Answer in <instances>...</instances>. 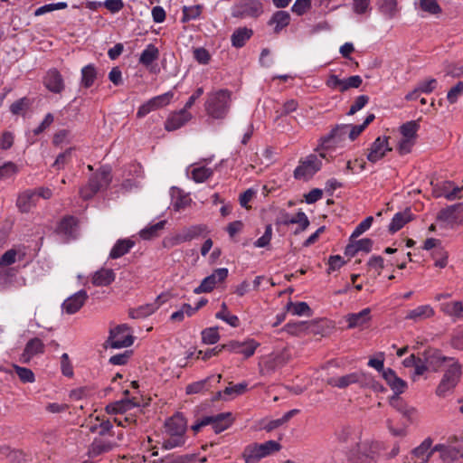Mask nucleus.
<instances>
[{"mask_svg": "<svg viewBox=\"0 0 463 463\" xmlns=\"http://www.w3.org/2000/svg\"><path fill=\"white\" fill-rule=\"evenodd\" d=\"M165 429L168 438L164 439L163 449H172L184 445L187 422L182 413H175L167 419L165 422Z\"/></svg>", "mask_w": 463, "mask_h": 463, "instance_id": "obj_1", "label": "nucleus"}, {"mask_svg": "<svg viewBox=\"0 0 463 463\" xmlns=\"http://www.w3.org/2000/svg\"><path fill=\"white\" fill-rule=\"evenodd\" d=\"M231 91L228 90H218L207 94L204 102L206 114L213 119L224 118L231 107Z\"/></svg>", "mask_w": 463, "mask_h": 463, "instance_id": "obj_2", "label": "nucleus"}, {"mask_svg": "<svg viewBox=\"0 0 463 463\" xmlns=\"http://www.w3.org/2000/svg\"><path fill=\"white\" fill-rule=\"evenodd\" d=\"M111 180V168L108 165L101 166L90 177L88 184L80 189V197L83 200L92 198L99 190L107 188Z\"/></svg>", "mask_w": 463, "mask_h": 463, "instance_id": "obj_3", "label": "nucleus"}, {"mask_svg": "<svg viewBox=\"0 0 463 463\" xmlns=\"http://www.w3.org/2000/svg\"><path fill=\"white\" fill-rule=\"evenodd\" d=\"M281 446L275 440H269L261 444H251L244 449L242 457L245 463H257L261 458L279 451Z\"/></svg>", "mask_w": 463, "mask_h": 463, "instance_id": "obj_4", "label": "nucleus"}, {"mask_svg": "<svg viewBox=\"0 0 463 463\" xmlns=\"http://www.w3.org/2000/svg\"><path fill=\"white\" fill-rule=\"evenodd\" d=\"M461 376L460 365L453 361V363L446 370L439 384L436 389V394L439 397L449 395L458 384Z\"/></svg>", "mask_w": 463, "mask_h": 463, "instance_id": "obj_5", "label": "nucleus"}, {"mask_svg": "<svg viewBox=\"0 0 463 463\" xmlns=\"http://www.w3.org/2000/svg\"><path fill=\"white\" fill-rule=\"evenodd\" d=\"M322 167V160L315 154H310L299 161L294 170V177L298 180H309Z\"/></svg>", "mask_w": 463, "mask_h": 463, "instance_id": "obj_6", "label": "nucleus"}, {"mask_svg": "<svg viewBox=\"0 0 463 463\" xmlns=\"http://www.w3.org/2000/svg\"><path fill=\"white\" fill-rule=\"evenodd\" d=\"M134 337L131 335V328L122 324L109 331V336L106 341L107 346L114 349L128 347L132 345Z\"/></svg>", "mask_w": 463, "mask_h": 463, "instance_id": "obj_7", "label": "nucleus"}, {"mask_svg": "<svg viewBox=\"0 0 463 463\" xmlns=\"http://www.w3.org/2000/svg\"><path fill=\"white\" fill-rule=\"evenodd\" d=\"M263 13V5L259 0H241L232 8L235 18H257Z\"/></svg>", "mask_w": 463, "mask_h": 463, "instance_id": "obj_8", "label": "nucleus"}, {"mask_svg": "<svg viewBox=\"0 0 463 463\" xmlns=\"http://www.w3.org/2000/svg\"><path fill=\"white\" fill-rule=\"evenodd\" d=\"M350 124L336 125L331 131L319 138L318 149H334L338 146L346 137Z\"/></svg>", "mask_w": 463, "mask_h": 463, "instance_id": "obj_9", "label": "nucleus"}, {"mask_svg": "<svg viewBox=\"0 0 463 463\" xmlns=\"http://www.w3.org/2000/svg\"><path fill=\"white\" fill-rule=\"evenodd\" d=\"M371 382H373V378L369 374L364 372H354L340 377L330 378L327 383L333 387L343 389L354 383L368 385Z\"/></svg>", "mask_w": 463, "mask_h": 463, "instance_id": "obj_10", "label": "nucleus"}, {"mask_svg": "<svg viewBox=\"0 0 463 463\" xmlns=\"http://www.w3.org/2000/svg\"><path fill=\"white\" fill-rule=\"evenodd\" d=\"M79 221L75 216L66 215L57 224L55 232L64 242L77 238Z\"/></svg>", "mask_w": 463, "mask_h": 463, "instance_id": "obj_11", "label": "nucleus"}, {"mask_svg": "<svg viewBox=\"0 0 463 463\" xmlns=\"http://www.w3.org/2000/svg\"><path fill=\"white\" fill-rule=\"evenodd\" d=\"M205 233H208V229L206 225H193L182 230L178 233L169 238L167 242L171 247H174L184 242L190 241L202 235H204Z\"/></svg>", "mask_w": 463, "mask_h": 463, "instance_id": "obj_12", "label": "nucleus"}, {"mask_svg": "<svg viewBox=\"0 0 463 463\" xmlns=\"http://www.w3.org/2000/svg\"><path fill=\"white\" fill-rule=\"evenodd\" d=\"M389 139L390 137L380 136L371 144L366 155V158L370 163L375 164L379 162L388 152L392 150L389 144Z\"/></svg>", "mask_w": 463, "mask_h": 463, "instance_id": "obj_13", "label": "nucleus"}, {"mask_svg": "<svg viewBox=\"0 0 463 463\" xmlns=\"http://www.w3.org/2000/svg\"><path fill=\"white\" fill-rule=\"evenodd\" d=\"M259 346L260 343L252 338H247L244 341L232 340L222 345L224 350L234 354H241L246 359L251 357Z\"/></svg>", "mask_w": 463, "mask_h": 463, "instance_id": "obj_14", "label": "nucleus"}, {"mask_svg": "<svg viewBox=\"0 0 463 463\" xmlns=\"http://www.w3.org/2000/svg\"><path fill=\"white\" fill-rule=\"evenodd\" d=\"M173 97V91H167L164 94L153 97L138 108L137 117L139 118H144L151 111L167 106L172 100Z\"/></svg>", "mask_w": 463, "mask_h": 463, "instance_id": "obj_15", "label": "nucleus"}, {"mask_svg": "<svg viewBox=\"0 0 463 463\" xmlns=\"http://www.w3.org/2000/svg\"><path fill=\"white\" fill-rule=\"evenodd\" d=\"M228 277V269L220 268L215 269L210 276L203 279L200 286L194 289L195 294L211 292L218 283L222 282Z\"/></svg>", "mask_w": 463, "mask_h": 463, "instance_id": "obj_16", "label": "nucleus"}, {"mask_svg": "<svg viewBox=\"0 0 463 463\" xmlns=\"http://www.w3.org/2000/svg\"><path fill=\"white\" fill-rule=\"evenodd\" d=\"M43 85L51 92L61 93L65 89L62 75L57 69H50L43 77Z\"/></svg>", "mask_w": 463, "mask_h": 463, "instance_id": "obj_17", "label": "nucleus"}, {"mask_svg": "<svg viewBox=\"0 0 463 463\" xmlns=\"http://www.w3.org/2000/svg\"><path fill=\"white\" fill-rule=\"evenodd\" d=\"M88 298L87 291L80 289L63 301L62 310L69 315L75 314L82 307Z\"/></svg>", "mask_w": 463, "mask_h": 463, "instance_id": "obj_18", "label": "nucleus"}, {"mask_svg": "<svg viewBox=\"0 0 463 463\" xmlns=\"http://www.w3.org/2000/svg\"><path fill=\"white\" fill-rule=\"evenodd\" d=\"M192 118V115L185 109L173 112L165 122V128L167 131L176 130L184 126Z\"/></svg>", "mask_w": 463, "mask_h": 463, "instance_id": "obj_19", "label": "nucleus"}, {"mask_svg": "<svg viewBox=\"0 0 463 463\" xmlns=\"http://www.w3.org/2000/svg\"><path fill=\"white\" fill-rule=\"evenodd\" d=\"M163 296H158L154 303H147L142 306H139L137 308H130L128 310L129 317L133 319L145 318L153 313H155L159 307L162 305L164 300H162Z\"/></svg>", "mask_w": 463, "mask_h": 463, "instance_id": "obj_20", "label": "nucleus"}, {"mask_svg": "<svg viewBox=\"0 0 463 463\" xmlns=\"http://www.w3.org/2000/svg\"><path fill=\"white\" fill-rule=\"evenodd\" d=\"M37 203V194L33 189H28L19 194L16 206L22 213H29Z\"/></svg>", "mask_w": 463, "mask_h": 463, "instance_id": "obj_21", "label": "nucleus"}, {"mask_svg": "<svg viewBox=\"0 0 463 463\" xmlns=\"http://www.w3.org/2000/svg\"><path fill=\"white\" fill-rule=\"evenodd\" d=\"M422 355L425 363L433 371H438L446 361H450L452 363L454 361L453 358L442 355L441 352L437 349L425 350Z\"/></svg>", "mask_w": 463, "mask_h": 463, "instance_id": "obj_22", "label": "nucleus"}, {"mask_svg": "<svg viewBox=\"0 0 463 463\" xmlns=\"http://www.w3.org/2000/svg\"><path fill=\"white\" fill-rule=\"evenodd\" d=\"M383 378L393 391L394 394H402L407 388L406 382L398 377L396 373L391 368H386V370L383 371Z\"/></svg>", "mask_w": 463, "mask_h": 463, "instance_id": "obj_23", "label": "nucleus"}, {"mask_svg": "<svg viewBox=\"0 0 463 463\" xmlns=\"http://www.w3.org/2000/svg\"><path fill=\"white\" fill-rule=\"evenodd\" d=\"M44 347V344L40 338L34 337L30 339L24 346L22 360L25 363L29 362L33 356L43 354Z\"/></svg>", "mask_w": 463, "mask_h": 463, "instance_id": "obj_24", "label": "nucleus"}, {"mask_svg": "<svg viewBox=\"0 0 463 463\" xmlns=\"http://www.w3.org/2000/svg\"><path fill=\"white\" fill-rule=\"evenodd\" d=\"M380 450V444L376 441H364L357 444L358 458L371 462Z\"/></svg>", "mask_w": 463, "mask_h": 463, "instance_id": "obj_25", "label": "nucleus"}, {"mask_svg": "<svg viewBox=\"0 0 463 463\" xmlns=\"http://www.w3.org/2000/svg\"><path fill=\"white\" fill-rule=\"evenodd\" d=\"M206 417L211 420L209 425H212L215 433H221L227 430L232 423V418L230 412Z\"/></svg>", "mask_w": 463, "mask_h": 463, "instance_id": "obj_26", "label": "nucleus"}, {"mask_svg": "<svg viewBox=\"0 0 463 463\" xmlns=\"http://www.w3.org/2000/svg\"><path fill=\"white\" fill-rule=\"evenodd\" d=\"M431 444L432 440L428 438L412 450V455L416 458L415 463H426L430 459L435 451L430 449Z\"/></svg>", "mask_w": 463, "mask_h": 463, "instance_id": "obj_27", "label": "nucleus"}, {"mask_svg": "<svg viewBox=\"0 0 463 463\" xmlns=\"http://www.w3.org/2000/svg\"><path fill=\"white\" fill-rule=\"evenodd\" d=\"M433 450L440 453L443 461L451 462L460 458L453 440L449 441V444H438L433 448Z\"/></svg>", "mask_w": 463, "mask_h": 463, "instance_id": "obj_28", "label": "nucleus"}, {"mask_svg": "<svg viewBox=\"0 0 463 463\" xmlns=\"http://www.w3.org/2000/svg\"><path fill=\"white\" fill-rule=\"evenodd\" d=\"M371 309L369 307L364 308L360 312L351 313L346 316V322L348 328L360 327L365 325L371 319Z\"/></svg>", "mask_w": 463, "mask_h": 463, "instance_id": "obj_29", "label": "nucleus"}, {"mask_svg": "<svg viewBox=\"0 0 463 463\" xmlns=\"http://www.w3.org/2000/svg\"><path fill=\"white\" fill-rule=\"evenodd\" d=\"M288 361V356L283 353L277 354L274 357H269L264 362L260 369V373L262 374H270L274 373L278 367H281L286 364Z\"/></svg>", "mask_w": 463, "mask_h": 463, "instance_id": "obj_30", "label": "nucleus"}, {"mask_svg": "<svg viewBox=\"0 0 463 463\" xmlns=\"http://www.w3.org/2000/svg\"><path fill=\"white\" fill-rule=\"evenodd\" d=\"M435 314L434 309L430 305L418 306L417 307L410 310L406 315V319L413 320L415 322L432 317Z\"/></svg>", "mask_w": 463, "mask_h": 463, "instance_id": "obj_31", "label": "nucleus"}, {"mask_svg": "<svg viewBox=\"0 0 463 463\" xmlns=\"http://www.w3.org/2000/svg\"><path fill=\"white\" fill-rule=\"evenodd\" d=\"M115 273L110 269H101L96 271L92 277V284L97 287L109 286L115 280Z\"/></svg>", "mask_w": 463, "mask_h": 463, "instance_id": "obj_32", "label": "nucleus"}, {"mask_svg": "<svg viewBox=\"0 0 463 463\" xmlns=\"http://www.w3.org/2000/svg\"><path fill=\"white\" fill-rule=\"evenodd\" d=\"M192 203L189 194L180 189H175L172 193V207L175 212L184 210Z\"/></svg>", "mask_w": 463, "mask_h": 463, "instance_id": "obj_33", "label": "nucleus"}, {"mask_svg": "<svg viewBox=\"0 0 463 463\" xmlns=\"http://www.w3.org/2000/svg\"><path fill=\"white\" fill-rule=\"evenodd\" d=\"M440 311L456 319L463 318V303L461 301L445 302L440 304Z\"/></svg>", "mask_w": 463, "mask_h": 463, "instance_id": "obj_34", "label": "nucleus"}, {"mask_svg": "<svg viewBox=\"0 0 463 463\" xmlns=\"http://www.w3.org/2000/svg\"><path fill=\"white\" fill-rule=\"evenodd\" d=\"M252 34L253 32L251 29H248L246 27L236 29L231 36L232 46L235 48L243 47L246 42L250 39Z\"/></svg>", "mask_w": 463, "mask_h": 463, "instance_id": "obj_35", "label": "nucleus"}, {"mask_svg": "<svg viewBox=\"0 0 463 463\" xmlns=\"http://www.w3.org/2000/svg\"><path fill=\"white\" fill-rule=\"evenodd\" d=\"M290 22V14L287 11H277L275 12L270 20L269 21V24L275 25L274 32L276 33H279L282 29L287 27Z\"/></svg>", "mask_w": 463, "mask_h": 463, "instance_id": "obj_36", "label": "nucleus"}, {"mask_svg": "<svg viewBox=\"0 0 463 463\" xmlns=\"http://www.w3.org/2000/svg\"><path fill=\"white\" fill-rule=\"evenodd\" d=\"M135 242L129 239L118 240L109 252V258L115 260L127 254Z\"/></svg>", "mask_w": 463, "mask_h": 463, "instance_id": "obj_37", "label": "nucleus"}, {"mask_svg": "<svg viewBox=\"0 0 463 463\" xmlns=\"http://www.w3.org/2000/svg\"><path fill=\"white\" fill-rule=\"evenodd\" d=\"M80 72H81L80 84L85 89L90 88L94 84V82L98 77V71H97L96 66L92 63H90V64L84 66L81 69Z\"/></svg>", "mask_w": 463, "mask_h": 463, "instance_id": "obj_38", "label": "nucleus"}, {"mask_svg": "<svg viewBox=\"0 0 463 463\" xmlns=\"http://www.w3.org/2000/svg\"><path fill=\"white\" fill-rule=\"evenodd\" d=\"M158 58H159L158 48L155 44L149 43L146 47V49L141 52L140 57H139V63L146 67H148Z\"/></svg>", "mask_w": 463, "mask_h": 463, "instance_id": "obj_39", "label": "nucleus"}, {"mask_svg": "<svg viewBox=\"0 0 463 463\" xmlns=\"http://www.w3.org/2000/svg\"><path fill=\"white\" fill-rule=\"evenodd\" d=\"M390 403L393 408L409 419H411L416 414V410L413 407L408 406L400 397V394H394L391 398Z\"/></svg>", "mask_w": 463, "mask_h": 463, "instance_id": "obj_40", "label": "nucleus"}, {"mask_svg": "<svg viewBox=\"0 0 463 463\" xmlns=\"http://www.w3.org/2000/svg\"><path fill=\"white\" fill-rule=\"evenodd\" d=\"M411 220V213L410 212H399L394 214L393 218L392 219L391 223L389 224V231L392 233H394L401 230L407 222H409Z\"/></svg>", "mask_w": 463, "mask_h": 463, "instance_id": "obj_41", "label": "nucleus"}, {"mask_svg": "<svg viewBox=\"0 0 463 463\" xmlns=\"http://www.w3.org/2000/svg\"><path fill=\"white\" fill-rule=\"evenodd\" d=\"M419 128V123L415 120H411L402 124L400 127V132L402 135V137L415 140Z\"/></svg>", "mask_w": 463, "mask_h": 463, "instance_id": "obj_42", "label": "nucleus"}, {"mask_svg": "<svg viewBox=\"0 0 463 463\" xmlns=\"http://www.w3.org/2000/svg\"><path fill=\"white\" fill-rule=\"evenodd\" d=\"M287 309L292 313V315L295 316H307L311 317L312 311L307 303L306 302H288L287 305Z\"/></svg>", "mask_w": 463, "mask_h": 463, "instance_id": "obj_43", "label": "nucleus"}, {"mask_svg": "<svg viewBox=\"0 0 463 463\" xmlns=\"http://www.w3.org/2000/svg\"><path fill=\"white\" fill-rule=\"evenodd\" d=\"M216 318L222 319L224 322H226L228 325L232 326V327L239 326L240 321L237 316L232 315L228 309L225 303L222 304V309L216 313L215 315Z\"/></svg>", "mask_w": 463, "mask_h": 463, "instance_id": "obj_44", "label": "nucleus"}, {"mask_svg": "<svg viewBox=\"0 0 463 463\" xmlns=\"http://www.w3.org/2000/svg\"><path fill=\"white\" fill-rule=\"evenodd\" d=\"M286 224H298L299 228L296 231V233L299 232H304L309 226V220L307 214L299 211L294 217L285 221Z\"/></svg>", "mask_w": 463, "mask_h": 463, "instance_id": "obj_45", "label": "nucleus"}, {"mask_svg": "<svg viewBox=\"0 0 463 463\" xmlns=\"http://www.w3.org/2000/svg\"><path fill=\"white\" fill-rule=\"evenodd\" d=\"M165 224V221H160L149 227H146L140 231L139 235L143 240H151L154 237L158 236V232L163 230Z\"/></svg>", "mask_w": 463, "mask_h": 463, "instance_id": "obj_46", "label": "nucleus"}, {"mask_svg": "<svg viewBox=\"0 0 463 463\" xmlns=\"http://www.w3.org/2000/svg\"><path fill=\"white\" fill-rule=\"evenodd\" d=\"M112 445L110 442L102 441L95 439L90 447V454L92 457H97L102 453L111 450Z\"/></svg>", "mask_w": 463, "mask_h": 463, "instance_id": "obj_47", "label": "nucleus"}, {"mask_svg": "<svg viewBox=\"0 0 463 463\" xmlns=\"http://www.w3.org/2000/svg\"><path fill=\"white\" fill-rule=\"evenodd\" d=\"M380 11L386 18H393L397 14V0H383Z\"/></svg>", "mask_w": 463, "mask_h": 463, "instance_id": "obj_48", "label": "nucleus"}, {"mask_svg": "<svg viewBox=\"0 0 463 463\" xmlns=\"http://www.w3.org/2000/svg\"><path fill=\"white\" fill-rule=\"evenodd\" d=\"M213 175V170L205 166L195 167L192 170V179L196 183L206 181Z\"/></svg>", "mask_w": 463, "mask_h": 463, "instance_id": "obj_49", "label": "nucleus"}, {"mask_svg": "<svg viewBox=\"0 0 463 463\" xmlns=\"http://www.w3.org/2000/svg\"><path fill=\"white\" fill-rule=\"evenodd\" d=\"M219 339L218 327H208L202 331V340L206 345L216 344Z\"/></svg>", "mask_w": 463, "mask_h": 463, "instance_id": "obj_50", "label": "nucleus"}, {"mask_svg": "<svg viewBox=\"0 0 463 463\" xmlns=\"http://www.w3.org/2000/svg\"><path fill=\"white\" fill-rule=\"evenodd\" d=\"M195 455H169L161 459V463H194Z\"/></svg>", "mask_w": 463, "mask_h": 463, "instance_id": "obj_51", "label": "nucleus"}, {"mask_svg": "<svg viewBox=\"0 0 463 463\" xmlns=\"http://www.w3.org/2000/svg\"><path fill=\"white\" fill-rule=\"evenodd\" d=\"M432 258L435 260V266L443 269L448 264V253L442 247L435 249L432 253Z\"/></svg>", "mask_w": 463, "mask_h": 463, "instance_id": "obj_52", "label": "nucleus"}, {"mask_svg": "<svg viewBox=\"0 0 463 463\" xmlns=\"http://www.w3.org/2000/svg\"><path fill=\"white\" fill-rule=\"evenodd\" d=\"M213 377L192 383L186 386L185 392L187 394L200 393L207 390V383Z\"/></svg>", "mask_w": 463, "mask_h": 463, "instance_id": "obj_53", "label": "nucleus"}, {"mask_svg": "<svg viewBox=\"0 0 463 463\" xmlns=\"http://www.w3.org/2000/svg\"><path fill=\"white\" fill-rule=\"evenodd\" d=\"M14 369L23 383H33L35 378L33 371L29 368L14 364Z\"/></svg>", "mask_w": 463, "mask_h": 463, "instance_id": "obj_54", "label": "nucleus"}, {"mask_svg": "<svg viewBox=\"0 0 463 463\" xmlns=\"http://www.w3.org/2000/svg\"><path fill=\"white\" fill-rule=\"evenodd\" d=\"M201 12L202 7L200 5L184 6L183 8V21L187 22L198 18Z\"/></svg>", "mask_w": 463, "mask_h": 463, "instance_id": "obj_55", "label": "nucleus"}, {"mask_svg": "<svg viewBox=\"0 0 463 463\" xmlns=\"http://www.w3.org/2000/svg\"><path fill=\"white\" fill-rule=\"evenodd\" d=\"M341 92H345L351 88L357 89L361 86L363 80L359 75L350 76L347 79H342Z\"/></svg>", "mask_w": 463, "mask_h": 463, "instance_id": "obj_56", "label": "nucleus"}, {"mask_svg": "<svg viewBox=\"0 0 463 463\" xmlns=\"http://www.w3.org/2000/svg\"><path fill=\"white\" fill-rule=\"evenodd\" d=\"M420 7L422 11L431 14H437L441 12V8L437 0H420Z\"/></svg>", "mask_w": 463, "mask_h": 463, "instance_id": "obj_57", "label": "nucleus"}, {"mask_svg": "<svg viewBox=\"0 0 463 463\" xmlns=\"http://www.w3.org/2000/svg\"><path fill=\"white\" fill-rule=\"evenodd\" d=\"M373 222V216H368L364 220H363L354 230L351 234V239L357 238L370 229L372 223Z\"/></svg>", "mask_w": 463, "mask_h": 463, "instance_id": "obj_58", "label": "nucleus"}, {"mask_svg": "<svg viewBox=\"0 0 463 463\" xmlns=\"http://www.w3.org/2000/svg\"><path fill=\"white\" fill-rule=\"evenodd\" d=\"M31 102L26 97L21 98L10 106V111L14 115H19L22 111L27 109Z\"/></svg>", "mask_w": 463, "mask_h": 463, "instance_id": "obj_59", "label": "nucleus"}, {"mask_svg": "<svg viewBox=\"0 0 463 463\" xmlns=\"http://www.w3.org/2000/svg\"><path fill=\"white\" fill-rule=\"evenodd\" d=\"M310 8H311V1L310 0H296L294 5L291 7V11L298 15H303Z\"/></svg>", "mask_w": 463, "mask_h": 463, "instance_id": "obj_60", "label": "nucleus"}, {"mask_svg": "<svg viewBox=\"0 0 463 463\" xmlns=\"http://www.w3.org/2000/svg\"><path fill=\"white\" fill-rule=\"evenodd\" d=\"M369 101V97L367 95H360L358 96L352 106L350 107L349 111L347 112L348 116L354 115L357 111L361 110Z\"/></svg>", "mask_w": 463, "mask_h": 463, "instance_id": "obj_61", "label": "nucleus"}, {"mask_svg": "<svg viewBox=\"0 0 463 463\" xmlns=\"http://www.w3.org/2000/svg\"><path fill=\"white\" fill-rule=\"evenodd\" d=\"M463 94V81H458L452 87L447 94V99L450 104L455 103L458 99Z\"/></svg>", "mask_w": 463, "mask_h": 463, "instance_id": "obj_62", "label": "nucleus"}, {"mask_svg": "<svg viewBox=\"0 0 463 463\" xmlns=\"http://www.w3.org/2000/svg\"><path fill=\"white\" fill-rule=\"evenodd\" d=\"M18 171L16 165L13 162L5 163L0 166V179L9 178Z\"/></svg>", "mask_w": 463, "mask_h": 463, "instance_id": "obj_63", "label": "nucleus"}, {"mask_svg": "<svg viewBox=\"0 0 463 463\" xmlns=\"http://www.w3.org/2000/svg\"><path fill=\"white\" fill-rule=\"evenodd\" d=\"M72 149L73 148L70 147V148L66 149L64 152L58 155L52 166L58 170L63 168L64 165L68 163V161L70 160V158L71 156Z\"/></svg>", "mask_w": 463, "mask_h": 463, "instance_id": "obj_64", "label": "nucleus"}]
</instances>
